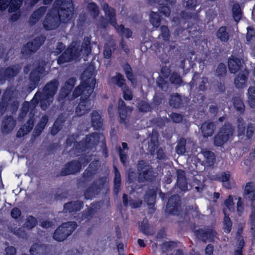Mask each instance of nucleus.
<instances>
[{
  "label": "nucleus",
  "mask_w": 255,
  "mask_h": 255,
  "mask_svg": "<svg viewBox=\"0 0 255 255\" xmlns=\"http://www.w3.org/2000/svg\"><path fill=\"white\" fill-rule=\"evenodd\" d=\"M93 71L85 70L81 75L82 81L73 92V99L81 96L80 102L75 110L76 114L78 117L88 113L91 109V101L90 97L93 93L96 84V79L93 78Z\"/></svg>",
  "instance_id": "1"
},
{
  "label": "nucleus",
  "mask_w": 255,
  "mask_h": 255,
  "mask_svg": "<svg viewBox=\"0 0 255 255\" xmlns=\"http://www.w3.org/2000/svg\"><path fill=\"white\" fill-rule=\"evenodd\" d=\"M73 14V4L71 1H63L58 10V16L47 14L43 25L45 29L50 30L59 27L60 22L68 23Z\"/></svg>",
  "instance_id": "2"
},
{
  "label": "nucleus",
  "mask_w": 255,
  "mask_h": 255,
  "mask_svg": "<svg viewBox=\"0 0 255 255\" xmlns=\"http://www.w3.org/2000/svg\"><path fill=\"white\" fill-rule=\"evenodd\" d=\"M58 86L59 82L55 79L47 83L43 87L42 92H37L35 94L32 101L35 103V105L39 103L43 110H46L52 102Z\"/></svg>",
  "instance_id": "3"
},
{
  "label": "nucleus",
  "mask_w": 255,
  "mask_h": 255,
  "mask_svg": "<svg viewBox=\"0 0 255 255\" xmlns=\"http://www.w3.org/2000/svg\"><path fill=\"white\" fill-rule=\"evenodd\" d=\"M100 140V134L99 133L94 132L87 135L82 140L74 143L73 147L70 151V154L74 156H78L81 153L97 145Z\"/></svg>",
  "instance_id": "4"
},
{
  "label": "nucleus",
  "mask_w": 255,
  "mask_h": 255,
  "mask_svg": "<svg viewBox=\"0 0 255 255\" xmlns=\"http://www.w3.org/2000/svg\"><path fill=\"white\" fill-rule=\"evenodd\" d=\"M105 15L109 17L110 23L117 30V32L122 36L128 39L131 37L132 32L131 29L125 27L123 24L118 25L116 19V10L110 6L108 3H105L103 7Z\"/></svg>",
  "instance_id": "5"
},
{
  "label": "nucleus",
  "mask_w": 255,
  "mask_h": 255,
  "mask_svg": "<svg viewBox=\"0 0 255 255\" xmlns=\"http://www.w3.org/2000/svg\"><path fill=\"white\" fill-rule=\"evenodd\" d=\"M138 179L139 182H152L156 177V173L151 165L144 160H139L137 164Z\"/></svg>",
  "instance_id": "6"
},
{
  "label": "nucleus",
  "mask_w": 255,
  "mask_h": 255,
  "mask_svg": "<svg viewBox=\"0 0 255 255\" xmlns=\"http://www.w3.org/2000/svg\"><path fill=\"white\" fill-rule=\"evenodd\" d=\"M77 227L76 222H67L59 226L54 231L53 238L57 242L65 240Z\"/></svg>",
  "instance_id": "7"
},
{
  "label": "nucleus",
  "mask_w": 255,
  "mask_h": 255,
  "mask_svg": "<svg viewBox=\"0 0 255 255\" xmlns=\"http://www.w3.org/2000/svg\"><path fill=\"white\" fill-rule=\"evenodd\" d=\"M234 131V128L232 125L229 123H225L214 136V145L217 147L223 146L233 136Z\"/></svg>",
  "instance_id": "8"
},
{
  "label": "nucleus",
  "mask_w": 255,
  "mask_h": 255,
  "mask_svg": "<svg viewBox=\"0 0 255 255\" xmlns=\"http://www.w3.org/2000/svg\"><path fill=\"white\" fill-rule=\"evenodd\" d=\"M46 40L43 35L36 37L31 41L24 44L21 48V53L24 56L29 57L35 53L42 45Z\"/></svg>",
  "instance_id": "9"
},
{
  "label": "nucleus",
  "mask_w": 255,
  "mask_h": 255,
  "mask_svg": "<svg viewBox=\"0 0 255 255\" xmlns=\"http://www.w3.org/2000/svg\"><path fill=\"white\" fill-rule=\"evenodd\" d=\"M13 93L10 90L6 91L2 96L0 103V111L4 113L10 107L12 112H16L19 107V102L16 99H13Z\"/></svg>",
  "instance_id": "10"
},
{
  "label": "nucleus",
  "mask_w": 255,
  "mask_h": 255,
  "mask_svg": "<svg viewBox=\"0 0 255 255\" xmlns=\"http://www.w3.org/2000/svg\"><path fill=\"white\" fill-rule=\"evenodd\" d=\"M80 55L78 48L74 45H70L59 56L57 62L58 64H63L70 62L78 58Z\"/></svg>",
  "instance_id": "11"
},
{
  "label": "nucleus",
  "mask_w": 255,
  "mask_h": 255,
  "mask_svg": "<svg viewBox=\"0 0 255 255\" xmlns=\"http://www.w3.org/2000/svg\"><path fill=\"white\" fill-rule=\"evenodd\" d=\"M45 71L44 65H38L33 69L29 73V88L31 90L37 87Z\"/></svg>",
  "instance_id": "12"
},
{
  "label": "nucleus",
  "mask_w": 255,
  "mask_h": 255,
  "mask_svg": "<svg viewBox=\"0 0 255 255\" xmlns=\"http://www.w3.org/2000/svg\"><path fill=\"white\" fill-rule=\"evenodd\" d=\"M20 67L18 65H12L6 68H0V84H2L7 80L16 76L20 72Z\"/></svg>",
  "instance_id": "13"
},
{
  "label": "nucleus",
  "mask_w": 255,
  "mask_h": 255,
  "mask_svg": "<svg viewBox=\"0 0 255 255\" xmlns=\"http://www.w3.org/2000/svg\"><path fill=\"white\" fill-rule=\"evenodd\" d=\"M181 200L177 194L172 195L168 199L165 212L170 215H177L179 213Z\"/></svg>",
  "instance_id": "14"
},
{
  "label": "nucleus",
  "mask_w": 255,
  "mask_h": 255,
  "mask_svg": "<svg viewBox=\"0 0 255 255\" xmlns=\"http://www.w3.org/2000/svg\"><path fill=\"white\" fill-rule=\"evenodd\" d=\"M82 168V164L78 160H72L67 162L62 168L60 175L65 176L79 172Z\"/></svg>",
  "instance_id": "15"
},
{
  "label": "nucleus",
  "mask_w": 255,
  "mask_h": 255,
  "mask_svg": "<svg viewBox=\"0 0 255 255\" xmlns=\"http://www.w3.org/2000/svg\"><path fill=\"white\" fill-rule=\"evenodd\" d=\"M195 234L204 242H206L207 240L210 242H214L217 235V232L212 229H199L195 232Z\"/></svg>",
  "instance_id": "16"
},
{
  "label": "nucleus",
  "mask_w": 255,
  "mask_h": 255,
  "mask_svg": "<svg viewBox=\"0 0 255 255\" xmlns=\"http://www.w3.org/2000/svg\"><path fill=\"white\" fill-rule=\"evenodd\" d=\"M132 111L131 108L127 106L125 102L120 99L118 101V114L119 122L120 124H126L127 123V117L128 111Z\"/></svg>",
  "instance_id": "17"
},
{
  "label": "nucleus",
  "mask_w": 255,
  "mask_h": 255,
  "mask_svg": "<svg viewBox=\"0 0 255 255\" xmlns=\"http://www.w3.org/2000/svg\"><path fill=\"white\" fill-rule=\"evenodd\" d=\"M83 206L84 202L77 200L65 203L63 206V210L65 213L72 214L81 211Z\"/></svg>",
  "instance_id": "18"
},
{
  "label": "nucleus",
  "mask_w": 255,
  "mask_h": 255,
  "mask_svg": "<svg viewBox=\"0 0 255 255\" xmlns=\"http://www.w3.org/2000/svg\"><path fill=\"white\" fill-rule=\"evenodd\" d=\"M34 119L30 117L25 124L23 125L16 132V136L18 138H21L30 132L34 126Z\"/></svg>",
  "instance_id": "19"
},
{
  "label": "nucleus",
  "mask_w": 255,
  "mask_h": 255,
  "mask_svg": "<svg viewBox=\"0 0 255 255\" xmlns=\"http://www.w3.org/2000/svg\"><path fill=\"white\" fill-rule=\"evenodd\" d=\"M228 65L230 73L233 74L237 73L242 67L241 59L234 56L229 58Z\"/></svg>",
  "instance_id": "20"
},
{
  "label": "nucleus",
  "mask_w": 255,
  "mask_h": 255,
  "mask_svg": "<svg viewBox=\"0 0 255 255\" xmlns=\"http://www.w3.org/2000/svg\"><path fill=\"white\" fill-rule=\"evenodd\" d=\"M30 255H48V248L44 244H33L30 250Z\"/></svg>",
  "instance_id": "21"
},
{
  "label": "nucleus",
  "mask_w": 255,
  "mask_h": 255,
  "mask_svg": "<svg viewBox=\"0 0 255 255\" xmlns=\"http://www.w3.org/2000/svg\"><path fill=\"white\" fill-rule=\"evenodd\" d=\"M48 122V117L47 115H43L41 118L40 119L39 122L36 125L33 132V136L34 138H36L39 136L42 131L46 127L47 123Z\"/></svg>",
  "instance_id": "22"
},
{
  "label": "nucleus",
  "mask_w": 255,
  "mask_h": 255,
  "mask_svg": "<svg viewBox=\"0 0 255 255\" xmlns=\"http://www.w3.org/2000/svg\"><path fill=\"white\" fill-rule=\"evenodd\" d=\"M215 125L212 122H205L201 127V130L203 136L204 137H208L212 136L215 129Z\"/></svg>",
  "instance_id": "23"
},
{
  "label": "nucleus",
  "mask_w": 255,
  "mask_h": 255,
  "mask_svg": "<svg viewBox=\"0 0 255 255\" xmlns=\"http://www.w3.org/2000/svg\"><path fill=\"white\" fill-rule=\"evenodd\" d=\"M215 35L216 38L222 43H227L230 38L226 26H221L217 30Z\"/></svg>",
  "instance_id": "24"
},
{
  "label": "nucleus",
  "mask_w": 255,
  "mask_h": 255,
  "mask_svg": "<svg viewBox=\"0 0 255 255\" xmlns=\"http://www.w3.org/2000/svg\"><path fill=\"white\" fill-rule=\"evenodd\" d=\"M114 187L113 193L114 195L117 196L121 190V174L116 166H114Z\"/></svg>",
  "instance_id": "25"
},
{
  "label": "nucleus",
  "mask_w": 255,
  "mask_h": 255,
  "mask_svg": "<svg viewBox=\"0 0 255 255\" xmlns=\"http://www.w3.org/2000/svg\"><path fill=\"white\" fill-rule=\"evenodd\" d=\"M100 192L99 188L97 187V182L94 181L84 191V196L86 200L91 199Z\"/></svg>",
  "instance_id": "26"
},
{
  "label": "nucleus",
  "mask_w": 255,
  "mask_h": 255,
  "mask_svg": "<svg viewBox=\"0 0 255 255\" xmlns=\"http://www.w3.org/2000/svg\"><path fill=\"white\" fill-rule=\"evenodd\" d=\"M91 125L95 129H100L103 126L102 117L97 111H93L91 114Z\"/></svg>",
  "instance_id": "27"
},
{
  "label": "nucleus",
  "mask_w": 255,
  "mask_h": 255,
  "mask_svg": "<svg viewBox=\"0 0 255 255\" xmlns=\"http://www.w3.org/2000/svg\"><path fill=\"white\" fill-rule=\"evenodd\" d=\"M46 10L45 6H41L35 9L29 17V22L32 25L36 24L44 15Z\"/></svg>",
  "instance_id": "28"
},
{
  "label": "nucleus",
  "mask_w": 255,
  "mask_h": 255,
  "mask_svg": "<svg viewBox=\"0 0 255 255\" xmlns=\"http://www.w3.org/2000/svg\"><path fill=\"white\" fill-rule=\"evenodd\" d=\"M15 126V121H13L11 116L7 117L3 122L1 127V131L3 133H9L14 128Z\"/></svg>",
  "instance_id": "29"
},
{
  "label": "nucleus",
  "mask_w": 255,
  "mask_h": 255,
  "mask_svg": "<svg viewBox=\"0 0 255 255\" xmlns=\"http://www.w3.org/2000/svg\"><path fill=\"white\" fill-rule=\"evenodd\" d=\"M122 68L128 80L132 84L136 82V76L134 74L130 64L128 62H126L123 64Z\"/></svg>",
  "instance_id": "30"
},
{
  "label": "nucleus",
  "mask_w": 255,
  "mask_h": 255,
  "mask_svg": "<svg viewBox=\"0 0 255 255\" xmlns=\"http://www.w3.org/2000/svg\"><path fill=\"white\" fill-rule=\"evenodd\" d=\"M249 72L240 73L235 78L234 83L237 88H243L247 82Z\"/></svg>",
  "instance_id": "31"
},
{
  "label": "nucleus",
  "mask_w": 255,
  "mask_h": 255,
  "mask_svg": "<svg viewBox=\"0 0 255 255\" xmlns=\"http://www.w3.org/2000/svg\"><path fill=\"white\" fill-rule=\"evenodd\" d=\"M245 194L252 202L255 201V184L254 182H248L245 188Z\"/></svg>",
  "instance_id": "32"
},
{
  "label": "nucleus",
  "mask_w": 255,
  "mask_h": 255,
  "mask_svg": "<svg viewBox=\"0 0 255 255\" xmlns=\"http://www.w3.org/2000/svg\"><path fill=\"white\" fill-rule=\"evenodd\" d=\"M123 203L125 207H128L129 204L132 209H135L141 206L142 201L139 200L135 201L133 199H130L128 201V195L124 193L123 195Z\"/></svg>",
  "instance_id": "33"
},
{
  "label": "nucleus",
  "mask_w": 255,
  "mask_h": 255,
  "mask_svg": "<svg viewBox=\"0 0 255 255\" xmlns=\"http://www.w3.org/2000/svg\"><path fill=\"white\" fill-rule=\"evenodd\" d=\"M169 103L171 107L175 108H179L183 104V100L181 96L178 93L171 94L169 99Z\"/></svg>",
  "instance_id": "34"
},
{
  "label": "nucleus",
  "mask_w": 255,
  "mask_h": 255,
  "mask_svg": "<svg viewBox=\"0 0 255 255\" xmlns=\"http://www.w3.org/2000/svg\"><path fill=\"white\" fill-rule=\"evenodd\" d=\"M175 2L176 0H167L164 2H163V4H157L159 5V11L160 13L163 14L165 16H169L171 13V9L167 4L169 3L171 5H173Z\"/></svg>",
  "instance_id": "35"
},
{
  "label": "nucleus",
  "mask_w": 255,
  "mask_h": 255,
  "mask_svg": "<svg viewBox=\"0 0 255 255\" xmlns=\"http://www.w3.org/2000/svg\"><path fill=\"white\" fill-rule=\"evenodd\" d=\"M111 80L121 89L127 86L124 75L119 72H117L116 75L112 77Z\"/></svg>",
  "instance_id": "36"
},
{
  "label": "nucleus",
  "mask_w": 255,
  "mask_h": 255,
  "mask_svg": "<svg viewBox=\"0 0 255 255\" xmlns=\"http://www.w3.org/2000/svg\"><path fill=\"white\" fill-rule=\"evenodd\" d=\"M156 195V192L154 189H148L145 194V202L149 206H154L155 203Z\"/></svg>",
  "instance_id": "37"
},
{
  "label": "nucleus",
  "mask_w": 255,
  "mask_h": 255,
  "mask_svg": "<svg viewBox=\"0 0 255 255\" xmlns=\"http://www.w3.org/2000/svg\"><path fill=\"white\" fill-rule=\"evenodd\" d=\"M203 154L205 159V162L206 166L209 167L213 166L216 162L215 153L211 151L205 150L203 152Z\"/></svg>",
  "instance_id": "38"
},
{
  "label": "nucleus",
  "mask_w": 255,
  "mask_h": 255,
  "mask_svg": "<svg viewBox=\"0 0 255 255\" xmlns=\"http://www.w3.org/2000/svg\"><path fill=\"white\" fill-rule=\"evenodd\" d=\"M95 211L92 207L88 208L81 213L79 214L78 218H76V220L80 223L84 220H88L92 217Z\"/></svg>",
  "instance_id": "39"
},
{
  "label": "nucleus",
  "mask_w": 255,
  "mask_h": 255,
  "mask_svg": "<svg viewBox=\"0 0 255 255\" xmlns=\"http://www.w3.org/2000/svg\"><path fill=\"white\" fill-rule=\"evenodd\" d=\"M161 17L157 12L151 11L149 15V21L153 27L158 28L161 24Z\"/></svg>",
  "instance_id": "40"
},
{
  "label": "nucleus",
  "mask_w": 255,
  "mask_h": 255,
  "mask_svg": "<svg viewBox=\"0 0 255 255\" xmlns=\"http://www.w3.org/2000/svg\"><path fill=\"white\" fill-rule=\"evenodd\" d=\"M156 149H157L156 152L157 159L158 160L164 159L165 157V154L164 149L161 147L158 148L157 144L153 143V146L150 147L149 150L150 153L151 154H153Z\"/></svg>",
  "instance_id": "41"
},
{
  "label": "nucleus",
  "mask_w": 255,
  "mask_h": 255,
  "mask_svg": "<svg viewBox=\"0 0 255 255\" xmlns=\"http://www.w3.org/2000/svg\"><path fill=\"white\" fill-rule=\"evenodd\" d=\"M232 10L234 19L236 22L239 21L242 16V11L240 4L238 3L234 4Z\"/></svg>",
  "instance_id": "42"
},
{
  "label": "nucleus",
  "mask_w": 255,
  "mask_h": 255,
  "mask_svg": "<svg viewBox=\"0 0 255 255\" xmlns=\"http://www.w3.org/2000/svg\"><path fill=\"white\" fill-rule=\"evenodd\" d=\"M186 140L182 137L178 141L175 147L176 152L178 155H184L186 152Z\"/></svg>",
  "instance_id": "43"
},
{
  "label": "nucleus",
  "mask_w": 255,
  "mask_h": 255,
  "mask_svg": "<svg viewBox=\"0 0 255 255\" xmlns=\"http://www.w3.org/2000/svg\"><path fill=\"white\" fill-rule=\"evenodd\" d=\"M233 105L234 108L241 114H243L245 110V106L243 101L240 98L235 97L233 99Z\"/></svg>",
  "instance_id": "44"
},
{
  "label": "nucleus",
  "mask_w": 255,
  "mask_h": 255,
  "mask_svg": "<svg viewBox=\"0 0 255 255\" xmlns=\"http://www.w3.org/2000/svg\"><path fill=\"white\" fill-rule=\"evenodd\" d=\"M72 90L65 86L62 87L58 96V100L59 102L64 101L66 99H69Z\"/></svg>",
  "instance_id": "45"
},
{
  "label": "nucleus",
  "mask_w": 255,
  "mask_h": 255,
  "mask_svg": "<svg viewBox=\"0 0 255 255\" xmlns=\"http://www.w3.org/2000/svg\"><path fill=\"white\" fill-rule=\"evenodd\" d=\"M137 108L140 112L143 113L151 112L152 110V107L150 104L144 101L139 102L137 104Z\"/></svg>",
  "instance_id": "46"
},
{
  "label": "nucleus",
  "mask_w": 255,
  "mask_h": 255,
  "mask_svg": "<svg viewBox=\"0 0 255 255\" xmlns=\"http://www.w3.org/2000/svg\"><path fill=\"white\" fill-rule=\"evenodd\" d=\"M37 219L32 215H29L27 217L24 226L27 229L31 230L37 225Z\"/></svg>",
  "instance_id": "47"
},
{
  "label": "nucleus",
  "mask_w": 255,
  "mask_h": 255,
  "mask_svg": "<svg viewBox=\"0 0 255 255\" xmlns=\"http://www.w3.org/2000/svg\"><path fill=\"white\" fill-rule=\"evenodd\" d=\"M169 81L171 84L177 86L181 85L182 83L183 82L180 75L175 72H173L170 75Z\"/></svg>",
  "instance_id": "48"
},
{
  "label": "nucleus",
  "mask_w": 255,
  "mask_h": 255,
  "mask_svg": "<svg viewBox=\"0 0 255 255\" xmlns=\"http://www.w3.org/2000/svg\"><path fill=\"white\" fill-rule=\"evenodd\" d=\"M252 212L250 216L251 231L252 236L255 239V206L252 203Z\"/></svg>",
  "instance_id": "49"
},
{
  "label": "nucleus",
  "mask_w": 255,
  "mask_h": 255,
  "mask_svg": "<svg viewBox=\"0 0 255 255\" xmlns=\"http://www.w3.org/2000/svg\"><path fill=\"white\" fill-rule=\"evenodd\" d=\"M120 160L122 164L126 166L128 162V154L122 148L121 146L117 148Z\"/></svg>",
  "instance_id": "50"
},
{
  "label": "nucleus",
  "mask_w": 255,
  "mask_h": 255,
  "mask_svg": "<svg viewBox=\"0 0 255 255\" xmlns=\"http://www.w3.org/2000/svg\"><path fill=\"white\" fill-rule=\"evenodd\" d=\"M223 228L224 231L227 234H229L232 230V222L229 217V215H225L223 221Z\"/></svg>",
  "instance_id": "51"
},
{
  "label": "nucleus",
  "mask_w": 255,
  "mask_h": 255,
  "mask_svg": "<svg viewBox=\"0 0 255 255\" xmlns=\"http://www.w3.org/2000/svg\"><path fill=\"white\" fill-rule=\"evenodd\" d=\"M123 92V97L126 101H131L133 99V93L131 90L127 85L121 89Z\"/></svg>",
  "instance_id": "52"
},
{
  "label": "nucleus",
  "mask_w": 255,
  "mask_h": 255,
  "mask_svg": "<svg viewBox=\"0 0 255 255\" xmlns=\"http://www.w3.org/2000/svg\"><path fill=\"white\" fill-rule=\"evenodd\" d=\"M23 1V0H12L8 9V12L11 13L17 11L20 8Z\"/></svg>",
  "instance_id": "53"
},
{
  "label": "nucleus",
  "mask_w": 255,
  "mask_h": 255,
  "mask_svg": "<svg viewBox=\"0 0 255 255\" xmlns=\"http://www.w3.org/2000/svg\"><path fill=\"white\" fill-rule=\"evenodd\" d=\"M226 73L227 68L225 64L222 62L220 63L216 70V75L221 78L225 77Z\"/></svg>",
  "instance_id": "54"
},
{
  "label": "nucleus",
  "mask_w": 255,
  "mask_h": 255,
  "mask_svg": "<svg viewBox=\"0 0 255 255\" xmlns=\"http://www.w3.org/2000/svg\"><path fill=\"white\" fill-rule=\"evenodd\" d=\"M160 35L164 41H168L170 37L169 29L167 26L163 25L160 28Z\"/></svg>",
  "instance_id": "55"
},
{
  "label": "nucleus",
  "mask_w": 255,
  "mask_h": 255,
  "mask_svg": "<svg viewBox=\"0 0 255 255\" xmlns=\"http://www.w3.org/2000/svg\"><path fill=\"white\" fill-rule=\"evenodd\" d=\"M33 99L31 100L30 102L25 101L22 106V107L20 109L21 111L25 112L26 113H28L29 111L30 110L31 111L35 109L36 107L38 105V104L35 105V103L32 102Z\"/></svg>",
  "instance_id": "56"
},
{
  "label": "nucleus",
  "mask_w": 255,
  "mask_h": 255,
  "mask_svg": "<svg viewBox=\"0 0 255 255\" xmlns=\"http://www.w3.org/2000/svg\"><path fill=\"white\" fill-rule=\"evenodd\" d=\"M81 153L78 156L80 155L79 157V161L81 163L82 166H86L92 160V154L89 155L85 153Z\"/></svg>",
  "instance_id": "57"
},
{
  "label": "nucleus",
  "mask_w": 255,
  "mask_h": 255,
  "mask_svg": "<svg viewBox=\"0 0 255 255\" xmlns=\"http://www.w3.org/2000/svg\"><path fill=\"white\" fill-rule=\"evenodd\" d=\"M89 11L93 14L94 17L98 16L99 14V7L97 4L94 2L89 3L87 5Z\"/></svg>",
  "instance_id": "58"
},
{
  "label": "nucleus",
  "mask_w": 255,
  "mask_h": 255,
  "mask_svg": "<svg viewBox=\"0 0 255 255\" xmlns=\"http://www.w3.org/2000/svg\"><path fill=\"white\" fill-rule=\"evenodd\" d=\"M237 121L238 123L237 125L238 135L239 136H243L245 135L246 130L245 124L242 118H238Z\"/></svg>",
  "instance_id": "59"
},
{
  "label": "nucleus",
  "mask_w": 255,
  "mask_h": 255,
  "mask_svg": "<svg viewBox=\"0 0 255 255\" xmlns=\"http://www.w3.org/2000/svg\"><path fill=\"white\" fill-rule=\"evenodd\" d=\"M90 39L87 38L84 40L81 45V50L84 52L87 55H88L91 52Z\"/></svg>",
  "instance_id": "60"
},
{
  "label": "nucleus",
  "mask_w": 255,
  "mask_h": 255,
  "mask_svg": "<svg viewBox=\"0 0 255 255\" xmlns=\"http://www.w3.org/2000/svg\"><path fill=\"white\" fill-rule=\"evenodd\" d=\"M250 104L251 107H255V86L250 87L248 89Z\"/></svg>",
  "instance_id": "61"
},
{
  "label": "nucleus",
  "mask_w": 255,
  "mask_h": 255,
  "mask_svg": "<svg viewBox=\"0 0 255 255\" xmlns=\"http://www.w3.org/2000/svg\"><path fill=\"white\" fill-rule=\"evenodd\" d=\"M255 132V124L249 123L247 126L246 137L248 139H251Z\"/></svg>",
  "instance_id": "62"
},
{
  "label": "nucleus",
  "mask_w": 255,
  "mask_h": 255,
  "mask_svg": "<svg viewBox=\"0 0 255 255\" xmlns=\"http://www.w3.org/2000/svg\"><path fill=\"white\" fill-rule=\"evenodd\" d=\"M95 174V172L87 168L83 173L82 177L85 181H90Z\"/></svg>",
  "instance_id": "63"
},
{
  "label": "nucleus",
  "mask_w": 255,
  "mask_h": 255,
  "mask_svg": "<svg viewBox=\"0 0 255 255\" xmlns=\"http://www.w3.org/2000/svg\"><path fill=\"white\" fill-rule=\"evenodd\" d=\"M63 125L59 123V119H56L51 130V134L53 135L56 134L61 129Z\"/></svg>",
  "instance_id": "64"
}]
</instances>
